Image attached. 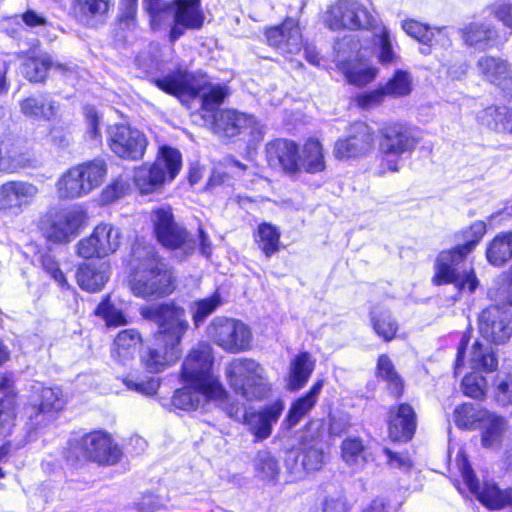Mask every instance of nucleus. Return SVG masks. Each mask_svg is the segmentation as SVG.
<instances>
[{"label": "nucleus", "mask_w": 512, "mask_h": 512, "mask_svg": "<svg viewBox=\"0 0 512 512\" xmlns=\"http://www.w3.org/2000/svg\"><path fill=\"white\" fill-rule=\"evenodd\" d=\"M139 313L157 326L152 333V345L141 355V365L149 373H161L182 356V339L189 329L185 309L175 301H168L142 306Z\"/></svg>", "instance_id": "1"}, {"label": "nucleus", "mask_w": 512, "mask_h": 512, "mask_svg": "<svg viewBox=\"0 0 512 512\" xmlns=\"http://www.w3.org/2000/svg\"><path fill=\"white\" fill-rule=\"evenodd\" d=\"M214 358L209 345L199 344L192 348L180 368V378L184 387L174 391L171 397V406L183 411L198 409L202 395L206 401L218 403L227 402L229 393L212 373Z\"/></svg>", "instance_id": "2"}, {"label": "nucleus", "mask_w": 512, "mask_h": 512, "mask_svg": "<svg viewBox=\"0 0 512 512\" xmlns=\"http://www.w3.org/2000/svg\"><path fill=\"white\" fill-rule=\"evenodd\" d=\"M486 232L487 225L483 220H476L461 229L457 234L461 242L437 254L431 278L432 284L435 286L453 284L459 293H474L480 284L475 269L470 267L461 273L459 266L475 251Z\"/></svg>", "instance_id": "3"}, {"label": "nucleus", "mask_w": 512, "mask_h": 512, "mask_svg": "<svg viewBox=\"0 0 512 512\" xmlns=\"http://www.w3.org/2000/svg\"><path fill=\"white\" fill-rule=\"evenodd\" d=\"M128 287L138 298L160 299L171 295L177 287L174 268L151 245L135 243L131 248Z\"/></svg>", "instance_id": "4"}, {"label": "nucleus", "mask_w": 512, "mask_h": 512, "mask_svg": "<svg viewBox=\"0 0 512 512\" xmlns=\"http://www.w3.org/2000/svg\"><path fill=\"white\" fill-rule=\"evenodd\" d=\"M149 82L167 95L177 98L182 104L200 99L201 110L212 112L224 102L227 90L219 84H211L206 76L177 67L166 75L153 77Z\"/></svg>", "instance_id": "5"}, {"label": "nucleus", "mask_w": 512, "mask_h": 512, "mask_svg": "<svg viewBox=\"0 0 512 512\" xmlns=\"http://www.w3.org/2000/svg\"><path fill=\"white\" fill-rule=\"evenodd\" d=\"M123 451L111 433L104 429H93L77 439L70 440L64 451V459L73 466L95 463L98 466H113L121 461Z\"/></svg>", "instance_id": "6"}, {"label": "nucleus", "mask_w": 512, "mask_h": 512, "mask_svg": "<svg viewBox=\"0 0 512 512\" xmlns=\"http://www.w3.org/2000/svg\"><path fill=\"white\" fill-rule=\"evenodd\" d=\"M89 216L80 205L51 206L37 221V229L49 244L66 245L87 226Z\"/></svg>", "instance_id": "7"}, {"label": "nucleus", "mask_w": 512, "mask_h": 512, "mask_svg": "<svg viewBox=\"0 0 512 512\" xmlns=\"http://www.w3.org/2000/svg\"><path fill=\"white\" fill-rule=\"evenodd\" d=\"M416 130L402 121H387L379 127L378 158L382 174L398 172L401 156L416 149L420 143Z\"/></svg>", "instance_id": "8"}, {"label": "nucleus", "mask_w": 512, "mask_h": 512, "mask_svg": "<svg viewBox=\"0 0 512 512\" xmlns=\"http://www.w3.org/2000/svg\"><path fill=\"white\" fill-rule=\"evenodd\" d=\"M107 173V163L100 157L78 163L67 169L58 179V196L62 200H68L87 195L104 182Z\"/></svg>", "instance_id": "9"}, {"label": "nucleus", "mask_w": 512, "mask_h": 512, "mask_svg": "<svg viewBox=\"0 0 512 512\" xmlns=\"http://www.w3.org/2000/svg\"><path fill=\"white\" fill-rule=\"evenodd\" d=\"M152 234L161 247L169 251L182 250L190 254L195 250L196 241L187 228L175 219L170 205L151 210Z\"/></svg>", "instance_id": "10"}, {"label": "nucleus", "mask_w": 512, "mask_h": 512, "mask_svg": "<svg viewBox=\"0 0 512 512\" xmlns=\"http://www.w3.org/2000/svg\"><path fill=\"white\" fill-rule=\"evenodd\" d=\"M456 464L469 491L481 505L490 511H499L505 508L512 510V486L502 489L493 481H484L480 484L464 451L457 453Z\"/></svg>", "instance_id": "11"}, {"label": "nucleus", "mask_w": 512, "mask_h": 512, "mask_svg": "<svg viewBox=\"0 0 512 512\" xmlns=\"http://www.w3.org/2000/svg\"><path fill=\"white\" fill-rule=\"evenodd\" d=\"M63 408L64 401L58 390L51 387L41 388L36 399L27 401L22 408L27 434H37L48 428L59 418Z\"/></svg>", "instance_id": "12"}, {"label": "nucleus", "mask_w": 512, "mask_h": 512, "mask_svg": "<svg viewBox=\"0 0 512 512\" xmlns=\"http://www.w3.org/2000/svg\"><path fill=\"white\" fill-rule=\"evenodd\" d=\"M123 232L108 221L98 222L75 247L76 255L84 260L104 259L115 254L122 245Z\"/></svg>", "instance_id": "13"}, {"label": "nucleus", "mask_w": 512, "mask_h": 512, "mask_svg": "<svg viewBox=\"0 0 512 512\" xmlns=\"http://www.w3.org/2000/svg\"><path fill=\"white\" fill-rule=\"evenodd\" d=\"M107 146L119 159L137 162L144 158L149 141L145 133L125 123L109 126Z\"/></svg>", "instance_id": "14"}, {"label": "nucleus", "mask_w": 512, "mask_h": 512, "mask_svg": "<svg viewBox=\"0 0 512 512\" xmlns=\"http://www.w3.org/2000/svg\"><path fill=\"white\" fill-rule=\"evenodd\" d=\"M373 23V16L358 0H335L326 12L325 24L332 31L367 30Z\"/></svg>", "instance_id": "15"}, {"label": "nucleus", "mask_w": 512, "mask_h": 512, "mask_svg": "<svg viewBox=\"0 0 512 512\" xmlns=\"http://www.w3.org/2000/svg\"><path fill=\"white\" fill-rule=\"evenodd\" d=\"M211 340L227 353H240L252 347V331L241 320L218 317L209 326Z\"/></svg>", "instance_id": "16"}, {"label": "nucleus", "mask_w": 512, "mask_h": 512, "mask_svg": "<svg viewBox=\"0 0 512 512\" xmlns=\"http://www.w3.org/2000/svg\"><path fill=\"white\" fill-rule=\"evenodd\" d=\"M375 131L367 122L357 120L348 125L347 134L334 143L333 153L338 160L362 158L374 150Z\"/></svg>", "instance_id": "17"}, {"label": "nucleus", "mask_w": 512, "mask_h": 512, "mask_svg": "<svg viewBox=\"0 0 512 512\" xmlns=\"http://www.w3.org/2000/svg\"><path fill=\"white\" fill-rule=\"evenodd\" d=\"M479 336L490 346L507 344L512 338V315L503 305H489L477 317Z\"/></svg>", "instance_id": "18"}, {"label": "nucleus", "mask_w": 512, "mask_h": 512, "mask_svg": "<svg viewBox=\"0 0 512 512\" xmlns=\"http://www.w3.org/2000/svg\"><path fill=\"white\" fill-rule=\"evenodd\" d=\"M385 424L387 436L394 443L410 442L417 431L418 415L408 401H396L387 408Z\"/></svg>", "instance_id": "19"}, {"label": "nucleus", "mask_w": 512, "mask_h": 512, "mask_svg": "<svg viewBox=\"0 0 512 512\" xmlns=\"http://www.w3.org/2000/svg\"><path fill=\"white\" fill-rule=\"evenodd\" d=\"M35 164V155L23 139L12 134L0 136V173H15Z\"/></svg>", "instance_id": "20"}, {"label": "nucleus", "mask_w": 512, "mask_h": 512, "mask_svg": "<svg viewBox=\"0 0 512 512\" xmlns=\"http://www.w3.org/2000/svg\"><path fill=\"white\" fill-rule=\"evenodd\" d=\"M265 159L270 168L296 175L299 173V144L288 138L273 139L266 144Z\"/></svg>", "instance_id": "21"}, {"label": "nucleus", "mask_w": 512, "mask_h": 512, "mask_svg": "<svg viewBox=\"0 0 512 512\" xmlns=\"http://www.w3.org/2000/svg\"><path fill=\"white\" fill-rule=\"evenodd\" d=\"M258 401L265 403L258 408V441L271 436L273 426L282 415L285 402L281 396L274 397V389L269 384L258 382Z\"/></svg>", "instance_id": "22"}, {"label": "nucleus", "mask_w": 512, "mask_h": 512, "mask_svg": "<svg viewBox=\"0 0 512 512\" xmlns=\"http://www.w3.org/2000/svg\"><path fill=\"white\" fill-rule=\"evenodd\" d=\"M38 192L37 187L22 180H9L0 185V212L18 215L27 207Z\"/></svg>", "instance_id": "23"}, {"label": "nucleus", "mask_w": 512, "mask_h": 512, "mask_svg": "<svg viewBox=\"0 0 512 512\" xmlns=\"http://www.w3.org/2000/svg\"><path fill=\"white\" fill-rule=\"evenodd\" d=\"M265 37L268 45L287 53H297L303 46L299 21L292 17H285L280 24L267 28Z\"/></svg>", "instance_id": "24"}, {"label": "nucleus", "mask_w": 512, "mask_h": 512, "mask_svg": "<svg viewBox=\"0 0 512 512\" xmlns=\"http://www.w3.org/2000/svg\"><path fill=\"white\" fill-rule=\"evenodd\" d=\"M113 7V0H71L72 18L85 28L95 29L103 25Z\"/></svg>", "instance_id": "25"}, {"label": "nucleus", "mask_w": 512, "mask_h": 512, "mask_svg": "<svg viewBox=\"0 0 512 512\" xmlns=\"http://www.w3.org/2000/svg\"><path fill=\"white\" fill-rule=\"evenodd\" d=\"M229 385L235 393L249 400L256 393V362L252 359L239 358L230 362L227 368Z\"/></svg>", "instance_id": "26"}, {"label": "nucleus", "mask_w": 512, "mask_h": 512, "mask_svg": "<svg viewBox=\"0 0 512 512\" xmlns=\"http://www.w3.org/2000/svg\"><path fill=\"white\" fill-rule=\"evenodd\" d=\"M252 124V118L245 113L225 108L214 113L211 129L217 136L231 139L247 131Z\"/></svg>", "instance_id": "27"}, {"label": "nucleus", "mask_w": 512, "mask_h": 512, "mask_svg": "<svg viewBox=\"0 0 512 512\" xmlns=\"http://www.w3.org/2000/svg\"><path fill=\"white\" fill-rule=\"evenodd\" d=\"M375 376L385 384V390L392 399L400 400L406 394V381L387 354L377 357Z\"/></svg>", "instance_id": "28"}, {"label": "nucleus", "mask_w": 512, "mask_h": 512, "mask_svg": "<svg viewBox=\"0 0 512 512\" xmlns=\"http://www.w3.org/2000/svg\"><path fill=\"white\" fill-rule=\"evenodd\" d=\"M476 67L485 81L503 90L512 89V70L504 59L485 55L479 58Z\"/></svg>", "instance_id": "29"}, {"label": "nucleus", "mask_w": 512, "mask_h": 512, "mask_svg": "<svg viewBox=\"0 0 512 512\" xmlns=\"http://www.w3.org/2000/svg\"><path fill=\"white\" fill-rule=\"evenodd\" d=\"M373 333L383 342L389 343L399 335L400 324L391 309L379 304L373 305L368 312Z\"/></svg>", "instance_id": "30"}, {"label": "nucleus", "mask_w": 512, "mask_h": 512, "mask_svg": "<svg viewBox=\"0 0 512 512\" xmlns=\"http://www.w3.org/2000/svg\"><path fill=\"white\" fill-rule=\"evenodd\" d=\"M109 274L110 266L107 263L82 262L77 266L75 279L82 290L97 293L105 287Z\"/></svg>", "instance_id": "31"}, {"label": "nucleus", "mask_w": 512, "mask_h": 512, "mask_svg": "<svg viewBox=\"0 0 512 512\" xmlns=\"http://www.w3.org/2000/svg\"><path fill=\"white\" fill-rule=\"evenodd\" d=\"M507 429V418L488 410L477 429L481 446L485 449L501 447Z\"/></svg>", "instance_id": "32"}, {"label": "nucleus", "mask_w": 512, "mask_h": 512, "mask_svg": "<svg viewBox=\"0 0 512 512\" xmlns=\"http://www.w3.org/2000/svg\"><path fill=\"white\" fill-rule=\"evenodd\" d=\"M299 172L317 174L325 171L326 160L321 141L316 137H308L299 145Z\"/></svg>", "instance_id": "33"}, {"label": "nucleus", "mask_w": 512, "mask_h": 512, "mask_svg": "<svg viewBox=\"0 0 512 512\" xmlns=\"http://www.w3.org/2000/svg\"><path fill=\"white\" fill-rule=\"evenodd\" d=\"M143 344V336L136 328H125L120 330L113 339L111 355L119 362H126L134 359L136 353Z\"/></svg>", "instance_id": "34"}, {"label": "nucleus", "mask_w": 512, "mask_h": 512, "mask_svg": "<svg viewBox=\"0 0 512 512\" xmlns=\"http://www.w3.org/2000/svg\"><path fill=\"white\" fill-rule=\"evenodd\" d=\"M346 81L353 86L363 88L372 83L377 74L378 69L362 58L346 59L339 66Z\"/></svg>", "instance_id": "35"}, {"label": "nucleus", "mask_w": 512, "mask_h": 512, "mask_svg": "<svg viewBox=\"0 0 512 512\" xmlns=\"http://www.w3.org/2000/svg\"><path fill=\"white\" fill-rule=\"evenodd\" d=\"M315 368V360L308 351L299 352L290 361L286 387L298 391L305 387Z\"/></svg>", "instance_id": "36"}, {"label": "nucleus", "mask_w": 512, "mask_h": 512, "mask_svg": "<svg viewBox=\"0 0 512 512\" xmlns=\"http://www.w3.org/2000/svg\"><path fill=\"white\" fill-rule=\"evenodd\" d=\"M460 35L467 46L485 50L492 46L498 37V32L490 23L473 21L460 29Z\"/></svg>", "instance_id": "37"}, {"label": "nucleus", "mask_w": 512, "mask_h": 512, "mask_svg": "<svg viewBox=\"0 0 512 512\" xmlns=\"http://www.w3.org/2000/svg\"><path fill=\"white\" fill-rule=\"evenodd\" d=\"M174 22L189 30L202 28L205 15L201 9V0H174Z\"/></svg>", "instance_id": "38"}, {"label": "nucleus", "mask_w": 512, "mask_h": 512, "mask_svg": "<svg viewBox=\"0 0 512 512\" xmlns=\"http://www.w3.org/2000/svg\"><path fill=\"white\" fill-rule=\"evenodd\" d=\"M485 257L493 267H503L512 259V231L497 233L486 245Z\"/></svg>", "instance_id": "39"}, {"label": "nucleus", "mask_w": 512, "mask_h": 512, "mask_svg": "<svg viewBox=\"0 0 512 512\" xmlns=\"http://www.w3.org/2000/svg\"><path fill=\"white\" fill-rule=\"evenodd\" d=\"M152 164L164 175L166 181H172L181 171L182 154L177 148L164 144L158 148Z\"/></svg>", "instance_id": "40"}, {"label": "nucleus", "mask_w": 512, "mask_h": 512, "mask_svg": "<svg viewBox=\"0 0 512 512\" xmlns=\"http://www.w3.org/2000/svg\"><path fill=\"white\" fill-rule=\"evenodd\" d=\"M470 363L474 370L486 374L497 371L499 366L497 353L480 339H476L471 346Z\"/></svg>", "instance_id": "41"}, {"label": "nucleus", "mask_w": 512, "mask_h": 512, "mask_svg": "<svg viewBox=\"0 0 512 512\" xmlns=\"http://www.w3.org/2000/svg\"><path fill=\"white\" fill-rule=\"evenodd\" d=\"M487 411L486 408H478L472 403L463 402L455 407L453 421L459 430L475 431Z\"/></svg>", "instance_id": "42"}, {"label": "nucleus", "mask_w": 512, "mask_h": 512, "mask_svg": "<svg viewBox=\"0 0 512 512\" xmlns=\"http://www.w3.org/2000/svg\"><path fill=\"white\" fill-rule=\"evenodd\" d=\"M20 402H16L14 393L0 397V439L12 434L16 427Z\"/></svg>", "instance_id": "43"}, {"label": "nucleus", "mask_w": 512, "mask_h": 512, "mask_svg": "<svg viewBox=\"0 0 512 512\" xmlns=\"http://www.w3.org/2000/svg\"><path fill=\"white\" fill-rule=\"evenodd\" d=\"M481 121L489 129L498 133H512V109L499 106L486 107Z\"/></svg>", "instance_id": "44"}, {"label": "nucleus", "mask_w": 512, "mask_h": 512, "mask_svg": "<svg viewBox=\"0 0 512 512\" xmlns=\"http://www.w3.org/2000/svg\"><path fill=\"white\" fill-rule=\"evenodd\" d=\"M165 181L164 175L153 164L137 168L133 176V183L142 195L155 192Z\"/></svg>", "instance_id": "45"}, {"label": "nucleus", "mask_w": 512, "mask_h": 512, "mask_svg": "<svg viewBox=\"0 0 512 512\" xmlns=\"http://www.w3.org/2000/svg\"><path fill=\"white\" fill-rule=\"evenodd\" d=\"M21 112L29 118L48 120L55 114L53 101L46 94L31 95L20 102Z\"/></svg>", "instance_id": "46"}, {"label": "nucleus", "mask_w": 512, "mask_h": 512, "mask_svg": "<svg viewBox=\"0 0 512 512\" xmlns=\"http://www.w3.org/2000/svg\"><path fill=\"white\" fill-rule=\"evenodd\" d=\"M93 315L102 319L105 326L108 328H115L128 324L125 312L114 305L110 293L102 296L100 302L93 310Z\"/></svg>", "instance_id": "47"}, {"label": "nucleus", "mask_w": 512, "mask_h": 512, "mask_svg": "<svg viewBox=\"0 0 512 512\" xmlns=\"http://www.w3.org/2000/svg\"><path fill=\"white\" fill-rule=\"evenodd\" d=\"M342 460L349 466L364 465L368 462L367 447L360 437H347L340 445Z\"/></svg>", "instance_id": "48"}, {"label": "nucleus", "mask_w": 512, "mask_h": 512, "mask_svg": "<svg viewBox=\"0 0 512 512\" xmlns=\"http://www.w3.org/2000/svg\"><path fill=\"white\" fill-rule=\"evenodd\" d=\"M381 87L386 97L403 98L412 92L413 81L409 72L397 69Z\"/></svg>", "instance_id": "49"}, {"label": "nucleus", "mask_w": 512, "mask_h": 512, "mask_svg": "<svg viewBox=\"0 0 512 512\" xmlns=\"http://www.w3.org/2000/svg\"><path fill=\"white\" fill-rule=\"evenodd\" d=\"M25 76L32 83H45L49 71L53 68V61L50 56L34 55L26 59L24 63Z\"/></svg>", "instance_id": "50"}, {"label": "nucleus", "mask_w": 512, "mask_h": 512, "mask_svg": "<svg viewBox=\"0 0 512 512\" xmlns=\"http://www.w3.org/2000/svg\"><path fill=\"white\" fill-rule=\"evenodd\" d=\"M173 2L164 0H144L143 9L149 18L152 30H159L169 21Z\"/></svg>", "instance_id": "51"}, {"label": "nucleus", "mask_w": 512, "mask_h": 512, "mask_svg": "<svg viewBox=\"0 0 512 512\" xmlns=\"http://www.w3.org/2000/svg\"><path fill=\"white\" fill-rule=\"evenodd\" d=\"M487 388V378L477 371L466 373L461 380L462 393L476 401L481 402L486 399Z\"/></svg>", "instance_id": "52"}, {"label": "nucleus", "mask_w": 512, "mask_h": 512, "mask_svg": "<svg viewBox=\"0 0 512 512\" xmlns=\"http://www.w3.org/2000/svg\"><path fill=\"white\" fill-rule=\"evenodd\" d=\"M258 236L260 242V249L266 257H271L280 251V236L279 229L269 223H261L258 225Z\"/></svg>", "instance_id": "53"}, {"label": "nucleus", "mask_w": 512, "mask_h": 512, "mask_svg": "<svg viewBox=\"0 0 512 512\" xmlns=\"http://www.w3.org/2000/svg\"><path fill=\"white\" fill-rule=\"evenodd\" d=\"M493 398L500 406H512V370L495 376Z\"/></svg>", "instance_id": "54"}, {"label": "nucleus", "mask_w": 512, "mask_h": 512, "mask_svg": "<svg viewBox=\"0 0 512 512\" xmlns=\"http://www.w3.org/2000/svg\"><path fill=\"white\" fill-rule=\"evenodd\" d=\"M402 29L419 43L430 46L434 40V32L431 27L415 19H405L401 24Z\"/></svg>", "instance_id": "55"}, {"label": "nucleus", "mask_w": 512, "mask_h": 512, "mask_svg": "<svg viewBox=\"0 0 512 512\" xmlns=\"http://www.w3.org/2000/svg\"><path fill=\"white\" fill-rule=\"evenodd\" d=\"M313 407L314 405L302 396L292 401L283 420V426L285 429L290 430L294 428Z\"/></svg>", "instance_id": "56"}, {"label": "nucleus", "mask_w": 512, "mask_h": 512, "mask_svg": "<svg viewBox=\"0 0 512 512\" xmlns=\"http://www.w3.org/2000/svg\"><path fill=\"white\" fill-rule=\"evenodd\" d=\"M194 304L192 320L195 326H198L199 323L203 322L206 317L212 314L221 304V297L219 293L215 292L209 297L198 299Z\"/></svg>", "instance_id": "57"}, {"label": "nucleus", "mask_w": 512, "mask_h": 512, "mask_svg": "<svg viewBox=\"0 0 512 512\" xmlns=\"http://www.w3.org/2000/svg\"><path fill=\"white\" fill-rule=\"evenodd\" d=\"M41 268L53 279L62 289L67 290L69 288L68 280L60 268V264L55 256L44 253L40 256Z\"/></svg>", "instance_id": "58"}, {"label": "nucleus", "mask_w": 512, "mask_h": 512, "mask_svg": "<svg viewBox=\"0 0 512 512\" xmlns=\"http://www.w3.org/2000/svg\"><path fill=\"white\" fill-rule=\"evenodd\" d=\"M385 98L384 90L379 85L375 89L356 94L352 101L358 108L368 110L381 105Z\"/></svg>", "instance_id": "59"}, {"label": "nucleus", "mask_w": 512, "mask_h": 512, "mask_svg": "<svg viewBox=\"0 0 512 512\" xmlns=\"http://www.w3.org/2000/svg\"><path fill=\"white\" fill-rule=\"evenodd\" d=\"M128 190V185L119 178L113 179L106 185L99 195L102 205H110L122 198Z\"/></svg>", "instance_id": "60"}, {"label": "nucleus", "mask_w": 512, "mask_h": 512, "mask_svg": "<svg viewBox=\"0 0 512 512\" xmlns=\"http://www.w3.org/2000/svg\"><path fill=\"white\" fill-rule=\"evenodd\" d=\"M280 473V466L275 457L262 456L258 460V478L263 481H276Z\"/></svg>", "instance_id": "61"}, {"label": "nucleus", "mask_w": 512, "mask_h": 512, "mask_svg": "<svg viewBox=\"0 0 512 512\" xmlns=\"http://www.w3.org/2000/svg\"><path fill=\"white\" fill-rule=\"evenodd\" d=\"M324 463V453L321 449L309 446L302 450L301 464L307 472L318 471Z\"/></svg>", "instance_id": "62"}, {"label": "nucleus", "mask_w": 512, "mask_h": 512, "mask_svg": "<svg viewBox=\"0 0 512 512\" xmlns=\"http://www.w3.org/2000/svg\"><path fill=\"white\" fill-rule=\"evenodd\" d=\"M227 413L231 418L246 424L249 431L256 436V411H248L243 405L231 404Z\"/></svg>", "instance_id": "63"}, {"label": "nucleus", "mask_w": 512, "mask_h": 512, "mask_svg": "<svg viewBox=\"0 0 512 512\" xmlns=\"http://www.w3.org/2000/svg\"><path fill=\"white\" fill-rule=\"evenodd\" d=\"M379 39V53L378 61L383 65L390 64L396 60L393 46L390 39V34L386 29H382L378 34Z\"/></svg>", "instance_id": "64"}]
</instances>
